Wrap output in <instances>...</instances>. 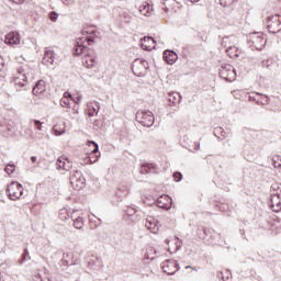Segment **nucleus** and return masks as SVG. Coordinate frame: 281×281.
I'll list each match as a JSON object with an SVG mask.
<instances>
[{
    "mask_svg": "<svg viewBox=\"0 0 281 281\" xmlns=\"http://www.w3.org/2000/svg\"><path fill=\"white\" fill-rule=\"evenodd\" d=\"M132 71L134 76L142 77L144 74H146V66H144V61L142 59H136L132 64Z\"/></svg>",
    "mask_w": 281,
    "mask_h": 281,
    "instance_id": "nucleus-14",
    "label": "nucleus"
},
{
    "mask_svg": "<svg viewBox=\"0 0 281 281\" xmlns=\"http://www.w3.org/2000/svg\"><path fill=\"white\" fill-rule=\"evenodd\" d=\"M162 271L167 273L168 276H172L173 273H177L179 271V268L177 266V261L175 260H167L162 263Z\"/></svg>",
    "mask_w": 281,
    "mask_h": 281,
    "instance_id": "nucleus-16",
    "label": "nucleus"
},
{
    "mask_svg": "<svg viewBox=\"0 0 281 281\" xmlns=\"http://www.w3.org/2000/svg\"><path fill=\"white\" fill-rule=\"evenodd\" d=\"M191 3H199V0H189Z\"/></svg>",
    "mask_w": 281,
    "mask_h": 281,
    "instance_id": "nucleus-45",
    "label": "nucleus"
},
{
    "mask_svg": "<svg viewBox=\"0 0 281 281\" xmlns=\"http://www.w3.org/2000/svg\"><path fill=\"white\" fill-rule=\"evenodd\" d=\"M55 60H56V56L54 55V50L52 49L45 50L44 57L42 59L43 65H46V67H49L50 65H54Z\"/></svg>",
    "mask_w": 281,
    "mask_h": 281,
    "instance_id": "nucleus-24",
    "label": "nucleus"
},
{
    "mask_svg": "<svg viewBox=\"0 0 281 281\" xmlns=\"http://www.w3.org/2000/svg\"><path fill=\"white\" fill-rule=\"evenodd\" d=\"M33 126L37 130V131H43V123L38 120H33L31 121Z\"/></svg>",
    "mask_w": 281,
    "mask_h": 281,
    "instance_id": "nucleus-36",
    "label": "nucleus"
},
{
    "mask_svg": "<svg viewBox=\"0 0 281 281\" xmlns=\"http://www.w3.org/2000/svg\"><path fill=\"white\" fill-rule=\"evenodd\" d=\"M23 137H26V139H32L34 137V131H32V127L24 128V134H22Z\"/></svg>",
    "mask_w": 281,
    "mask_h": 281,
    "instance_id": "nucleus-32",
    "label": "nucleus"
},
{
    "mask_svg": "<svg viewBox=\"0 0 281 281\" xmlns=\"http://www.w3.org/2000/svg\"><path fill=\"white\" fill-rule=\"evenodd\" d=\"M60 218H67V211H61L59 213Z\"/></svg>",
    "mask_w": 281,
    "mask_h": 281,
    "instance_id": "nucleus-41",
    "label": "nucleus"
},
{
    "mask_svg": "<svg viewBox=\"0 0 281 281\" xmlns=\"http://www.w3.org/2000/svg\"><path fill=\"white\" fill-rule=\"evenodd\" d=\"M168 100L171 102V104H179L181 97L177 92H171L168 94Z\"/></svg>",
    "mask_w": 281,
    "mask_h": 281,
    "instance_id": "nucleus-29",
    "label": "nucleus"
},
{
    "mask_svg": "<svg viewBox=\"0 0 281 281\" xmlns=\"http://www.w3.org/2000/svg\"><path fill=\"white\" fill-rule=\"evenodd\" d=\"M140 172L142 175H148V172L157 175V165L153 162H145L140 167Z\"/></svg>",
    "mask_w": 281,
    "mask_h": 281,
    "instance_id": "nucleus-26",
    "label": "nucleus"
},
{
    "mask_svg": "<svg viewBox=\"0 0 281 281\" xmlns=\"http://www.w3.org/2000/svg\"><path fill=\"white\" fill-rule=\"evenodd\" d=\"M70 186L74 190H82L85 188V177L81 171L75 170L71 172Z\"/></svg>",
    "mask_w": 281,
    "mask_h": 281,
    "instance_id": "nucleus-8",
    "label": "nucleus"
},
{
    "mask_svg": "<svg viewBox=\"0 0 281 281\" xmlns=\"http://www.w3.org/2000/svg\"><path fill=\"white\" fill-rule=\"evenodd\" d=\"M83 164L85 166H90L91 164H95L100 159V150L98 147V143L89 140L83 148Z\"/></svg>",
    "mask_w": 281,
    "mask_h": 281,
    "instance_id": "nucleus-2",
    "label": "nucleus"
},
{
    "mask_svg": "<svg viewBox=\"0 0 281 281\" xmlns=\"http://www.w3.org/2000/svg\"><path fill=\"white\" fill-rule=\"evenodd\" d=\"M220 3L223 5V8H227L229 5H233V3H236L238 0H218Z\"/></svg>",
    "mask_w": 281,
    "mask_h": 281,
    "instance_id": "nucleus-35",
    "label": "nucleus"
},
{
    "mask_svg": "<svg viewBox=\"0 0 281 281\" xmlns=\"http://www.w3.org/2000/svg\"><path fill=\"white\" fill-rule=\"evenodd\" d=\"M187 269H192V267L188 266Z\"/></svg>",
    "mask_w": 281,
    "mask_h": 281,
    "instance_id": "nucleus-46",
    "label": "nucleus"
},
{
    "mask_svg": "<svg viewBox=\"0 0 281 281\" xmlns=\"http://www.w3.org/2000/svg\"><path fill=\"white\" fill-rule=\"evenodd\" d=\"M236 43H238V38L233 35L222 38V45L226 47V54L229 58H238V56H240V49H238Z\"/></svg>",
    "mask_w": 281,
    "mask_h": 281,
    "instance_id": "nucleus-4",
    "label": "nucleus"
},
{
    "mask_svg": "<svg viewBox=\"0 0 281 281\" xmlns=\"http://www.w3.org/2000/svg\"><path fill=\"white\" fill-rule=\"evenodd\" d=\"M74 116H70L71 120H76V115H78V108L72 109Z\"/></svg>",
    "mask_w": 281,
    "mask_h": 281,
    "instance_id": "nucleus-40",
    "label": "nucleus"
},
{
    "mask_svg": "<svg viewBox=\"0 0 281 281\" xmlns=\"http://www.w3.org/2000/svg\"><path fill=\"white\" fill-rule=\"evenodd\" d=\"M173 179L175 181H181V179H183V175H181V172H175Z\"/></svg>",
    "mask_w": 281,
    "mask_h": 281,
    "instance_id": "nucleus-37",
    "label": "nucleus"
},
{
    "mask_svg": "<svg viewBox=\"0 0 281 281\" xmlns=\"http://www.w3.org/2000/svg\"><path fill=\"white\" fill-rule=\"evenodd\" d=\"M272 166H273V168L279 170V172H281V157L280 156H274L272 158Z\"/></svg>",
    "mask_w": 281,
    "mask_h": 281,
    "instance_id": "nucleus-30",
    "label": "nucleus"
},
{
    "mask_svg": "<svg viewBox=\"0 0 281 281\" xmlns=\"http://www.w3.org/2000/svg\"><path fill=\"white\" fill-rule=\"evenodd\" d=\"M80 100H81L80 97L74 98L71 93L65 92L60 100V105L65 108H69L71 106V102H74L75 104H79Z\"/></svg>",
    "mask_w": 281,
    "mask_h": 281,
    "instance_id": "nucleus-13",
    "label": "nucleus"
},
{
    "mask_svg": "<svg viewBox=\"0 0 281 281\" xmlns=\"http://www.w3.org/2000/svg\"><path fill=\"white\" fill-rule=\"evenodd\" d=\"M145 227L151 233V234H157L159 232V225L155 221V218L149 217L146 223Z\"/></svg>",
    "mask_w": 281,
    "mask_h": 281,
    "instance_id": "nucleus-27",
    "label": "nucleus"
},
{
    "mask_svg": "<svg viewBox=\"0 0 281 281\" xmlns=\"http://www.w3.org/2000/svg\"><path fill=\"white\" fill-rule=\"evenodd\" d=\"M162 58H164L165 63H167V65H175V63H177V58H179V56H177V53H175L173 50H165Z\"/></svg>",
    "mask_w": 281,
    "mask_h": 281,
    "instance_id": "nucleus-23",
    "label": "nucleus"
},
{
    "mask_svg": "<svg viewBox=\"0 0 281 281\" xmlns=\"http://www.w3.org/2000/svg\"><path fill=\"white\" fill-rule=\"evenodd\" d=\"M221 76L224 80H227V82H234V80H236V70L232 66L224 67L221 70Z\"/></svg>",
    "mask_w": 281,
    "mask_h": 281,
    "instance_id": "nucleus-15",
    "label": "nucleus"
},
{
    "mask_svg": "<svg viewBox=\"0 0 281 281\" xmlns=\"http://www.w3.org/2000/svg\"><path fill=\"white\" fill-rule=\"evenodd\" d=\"M99 111H100V105L98 104V102H90L87 104L86 115L88 117H95V115H98Z\"/></svg>",
    "mask_w": 281,
    "mask_h": 281,
    "instance_id": "nucleus-21",
    "label": "nucleus"
},
{
    "mask_svg": "<svg viewBox=\"0 0 281 281\" xmlns=\"http://www.w3.org/2000/svg\"><path fill=\"white\" fill-rule=\"evenodd\" d=\"M203 233L205 234V236H207V233H210V229L204 228V229H203Z\"/></svg>",
    "mask_w": 281,
    "mask_h": 281,
    "instance_id": "nucleus-43",
    "label": "nucleus"
},
{
    "mask_svg": "<svg viewBox=\"0 0 281 281\" xmlns=\"http://www.w3.org/2000/svg\"><path fill=\"white\" fill-rule=\"evenodd\" d=\"M156 203L161 210H170V207H172V199L168 195H160Z\"/></svg>",
    "mask_w": 281,
    "mask_h": 281,
    "instance_id": "nucleus-18",
    "label": "nucleus"
},
{
    "mask_svg": "<svg viewBox=\"0 0 281 281\" xmlns=\"http://www.w3.org/2000/svg\"><path fill=\"white\" fill-rule=\"evenodd\" d=\"M156 42L151 36H145L140 40V47L145 52H153L155 49Z\"/></svg>",
    "mask_w": 281,
    "mask_h": 281,
    "instance_id": "nucleus-19",
    "label": "nucleus"
},
{
    "mask_svg": "<svg viewBox=\"0 0 281 281\" xmlns=\"http://www.w3.org/2000/svg\"><path fill=\"white\" fill-rule=\"evenodd\" d=\"M56 166L57 170H66V172H69V170L74 168V162H71L67 156L61 155L57 158Z\"/></svg>",
    "mask_w": 281,
    "mask_h": 281,
    "instance_id": "nucleus-12",
    "label": "nucleus"
},
{
    "mask_svg": "<svg viewBox=\"0 0 281 281\" xmlns=\"http://www.w3.org/2000/svg\"><path fill=\"white\" fill-rule=\"evenodd\" d=\"M138 12H140L143 16H153L155 9L153 8V4L145 1V2H142V4L138 7Z\"/></svg>",
    "mask_w": 281,
    "mask_h": 281,
    "instance_id": "nucleus-20",
    "label": "nucleus"
},
{
    "mask_svg": "<svg viewBox=\"0 0 281 281\" xmlns=\"http://www.w3.org/2000/svg\"><path fill=\"white\" fill-rule=\"evenodd\" d=\"M247 45L255 52H262L267 45V35L260 32L250 33L247 36Z\"/></svg>",
    "mask_w": 281,
    "mask_h": 281,
    "instance_id": "nucleus-3",
    "label": "nucleus"
},
{
    "mask_svg": "<svg viewBox=\"0 0 281 281\" xmlns=\"http://www.w3.org/2000/svg\"><path fill=\"white\" fill-rule=\"evenodd\" d=\"M32 164H36V156L31 157Z\"/></svg>",
    "mask_w": 281,
    "mask_h": 281,
    "instance_id": "nucleus-42",
    "label": "nucleus"
},
{
    "mask_svg": "<svg viewBox=\"0 0 281 281\" xmlns=\"http://www.w3.org/2000/svg\"><path fill=\"white\" fill-rule=\"evenodd\" d=\"M54 135H65L67 133V123L63 120H56L53 126Z\"/></svg>",
    "mask_w": 281,
    "mask_h": 281,
    "instance_id": "nucleus-17",
    "label": "nucleus"
},
{
    "mask_svg": "<svg viewBox=\"0 0 281 281\" xmlns=\"http://www.w3.org/2000/svg\"><path fill=\"white\" fill-rule=\"evenodd\" d=\"M8 196L11 201H19L23 196V184L12 181L7 189Z\"/></svg>",
    "mask_w": 281,
    "mask_h": 281,
    "instance_id": "nucleus-7",
    "label": "nucleus"
},
{
    "mask_svg": "<svg viewBox=\"0 0 281 281\" xmlns=\"http://www.w3.org/2000/svg\"><path fill=\"white\" fill-rule=\"evenodd\" d=\"M74 227L76 229H82V227H85V220H82V217H77L75 221H74Z\"/></svg>",
    "mask_w": 281,
    "mask_h": 281,
    "instance_id": "nucleus-31",
    "label": "nucleus"
},
{
    "mask_svg": "<svg viewBox=\"0 0 281 281\" xmlns=\"http://www.w3.org/2000/svg\"><path fill=\"white\" fill-rule=\"evenodd\" d=\"M45 91H47V85L45 83V80H38L33 88V94L43 95Z\"/></svg>",
    "mask_w": 281,
    "mask_h": 281,
    "instance_id": "nucleus-25",
    "label": "nucleus"
},
{
    "mask_svg": "<svg viewBox=\"0 0 281 281\" xmlns=\"http://www.w3.org/2000/svg\"><path fill=\"white\" fill-rule=\"evenodd\" d=\"M200 38L205 43L207 42V34L206 33H200Z\"/></svg>",
    "mask_w": 281,
    "mask_h": 281,
    "instance_id": "nucleus-39",
    "label": "nucleus"
},
{
    "mask_svg": "<svg viewBox=\"0 0 281 281\" xmlns=\"http://www.w3.org/2000/svg\"><path fill=\"white\" fill-rule=\"evenodd\" d=\"M49 19H50V21H57V20H58V13L52 12V13L49 14Z\"/></svg>",
    "mask_w": 281,
    "mask_h": 281,
    "instance_id": "nucleus-38",
    "label": "nucleus"
},
{
    "mask_svg": "<svg viewBox=\"0 0 281 281\" xmlns=\"http://www.w3.org/2000/svg\"><path fill=\"white\" fill-rule=\"evenodd\" d=\"M232 93L236 100H241L243 95H245L243 90H234Z\"/></svg>",
    "mask_w": 281,
    "mask_h": 281,
    "instance_id": "nucleus-33",
    "label": "nucleus"
},
{
    "mask_svg": "<svg viewBox=\"0 0 281 281\" xmlns=\"http://www.w3.org/2000/svg\"><path fill=\"white\" fill-rule=\"evenodd\" d=\"M136 120L142 124V126L150 128V126L155 124V114L148 110H139L136 113Z\"/></svg>",
    "mask_w": 281,
    "mask_h": 281,
    "instance_id": "nucleus-6",
    "label": "nucleus"
},
{
    "mask_svg": "<svg viewBox=\"0 0 281 281\" xmlns=\"http://www.w3.org/2000/svg\"><path fill=\"white\" fill-rule=\"evenodd\" d=\"M270 207L272 212H281V200L280 195H272L270 199Z\"/></svg>",
    "mask_w": 281,
    "mask_h": 281,
    "instance_id": "nucleus-28",
    "label": "nucleus"
},
{
    "mask_svg": "<svg viewBox=\"0 0 281 281\" xmlns=\"http://www.w3.org/2000/svg\"><path fill=\"white\" fill-rule=\"evenodd\" d=\"M166 245H168V251L173 254L175 251H179L181 241L178 239V237H172L170 240L166 239Z\"/></svg>",
    "mask_w": 281,
    "mask_h": 281,
    "instance_id": "nucleus-22",
    "label": "nucleus"
},
{
    "mask_svg": "<svg viewBox=\"0 0 281 281\" xmlns=\"http://www.w3.org/2000/svg\"><path fill=\"white\" fill-rule=\"evenodd\" d=\"M267 27L271 34H278L281 31V16L272 15L267 20Z\"/></svg>",
    "mask_w": 281,
    "mask_h": 281,
    "instance_id": "nucleus-9",
    "label": "nucleus"
},
{
    "mask_svg": "<svg viewBox=\"0 0 281 281\" xmlns=\"http://www.w3.org/2000/svg\"><path fill=\"white\" fill-rule=\"evenodd\" d=\"M168 14H175L181 10V2L177 0H165L161 7Z\"/></svg>",
    "mask_w": 281,
    "mask_h": 281,
    "instance_id": "nucleus-10",
    "label": "nucleus"
},
{
    "mask_svg": "<svg viewBox=\"0 0 281 281\" xmlns=\"http://www.w3.org/2000/svg\"><path fill=\"white\" fill-rule=\"evenodd\" d=\"M5 45H10V47H16V45H21V34L16 31H11L4 36Z\"/></svg>",
    "mask_w": 281,
    "mask_h": 281,
    "instance_id": "nucleus-11",
    "label": "nucleus"
},
{
    "mask_svg": "<svg viewBox=\"0 0 281 281\" xmlns=\"http://www.w3.org/2000/svg\"><path fill=\"white\" fill-rule=\"evenodd\" d=\"M18 69V76L14 79L15 87H25L27 85V76H30V71H32V68L27 66V64H22L16 67Z\"/></svg>",
    "mask_w": 281,
    "mask_h": 281,
    "instance_id": "nucleus-5",
    "label": "nucleus"
},
{
    "mask_svg": "<svg viewBox=\"0 0 281 281\" xmlns=\"http://www.w3.org/2000/svg\"><path fill=\"white\" fill-rule=\"evenodd\" d=\"M14 1V3H23V1H25V0H13Z\"/></svg>",
    "mask_w": 281,
    "mask_h": 281,
    "instance_id": "nucleus-44",
    "label": "nucleus"
},
{
    "mask_svg": "<svg viewBox=\"0 0 281 281\" xmlns=\"http://www.w3.org/2000/svg\"><path fill=\"white\" fill-rule=\"evenodd\" d=\"M98 38V30L93 25L83 26L81 30V36L77 38V46L75 48V56H83L82 65L87 69H93L98 61L93 56V53L87 45H93Z\"/></svg>",
    "mask_w": 281,
    "mask_h": 281,
    "instance_id": "nucleus-1",
    "label": "nucleus"
},
{
    "mask_svg": "<svg viewBox=\"0 0 281 281\" xmlns=\"http://www.w3.org/2000/svg\"><path fill=\"white\" fill-rule=\"evenodd\" d=\"M14 170H16V166L12 164L7 165V167L4 168V172H7V175H12Z\"/></svg>",
    "mask_w": 281,
    "mask_h": 281,
    "instance_id": "nucleus-34",
    "label": "nucleus"
}]
</instances>
